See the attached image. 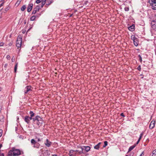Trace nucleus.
Returning <instances> with one entry per match:
<instances>
[{"mask_svg":"<svg viewBox=\"0 0 156 156\" xmlns=\"http://www.w3.org/2000/svg\"><path fill=\"white\" fill-rule=\"evenodd\" d=\"M135 147V145H133V146H130L129 149L128 151H131Z\"/></svg>","mask_w":156,"mask_h":156,"instance_id":"f3484780","label":"nucleus"},{"mask_svg":"<svg viewBox=\"0 0 156 156\" xmlns=\"http://www.w3.org/2000/svg\"><path fill=\"white\" fill-rule=\"evenodd\" d=\"M137 69L139 71H140L141 70V66H139L137 68Z\"/></svg>","mask_w":156,"mask_h":156,"instance_id":"f704fd0d","label":"nucleus"},{"mask_svg":"<svg viewBox=\"0 0 156 156\" xmlns=\"http://www.w3.org/2000/svg\"><path fill=\"white\" fill-rule=\"evenodd\" d=\"M75 151L73 150H71L69 151V156H75V155L74 154V152Z\"/></svg>","mask_w":156,"mask_h":156,"instance_id":"f8f14e48","label":"nucleus"},{"mask_svg":"<svg viewBox=\"0 0 156 156\" xmlns=\"http://www.w3.org/2000/svg\"><path fill=\"white\" fill-rule=\"evenodd\" d=\"M153 21V22H155H155H156V20H155H155H154V21Z\"/></svg>","mask_w":156,"mask_h":156,"instance_id":"4d7b16f0","label":"nucleus"},{"mask_svg":"<svg viewBox=\"0 0 156 156\" xmlns=\"http://www.w3.org/2000/svg\"><path fill=\"white\" fill-rule=\"evenodd\" d=\"M143 135V133H141L140 135V136L142 137V136Z\"/></svg>","mask_w":156,"mask_h":156,"instance_id":"de8ad7c7","label":"nucleus"},{"mask_svg":"<svg viewBox=\"0 0 156 156\" xmlns=\"http://www.w3.org/2000/svg\"><path fill=\"white\" fill-rule=\"evenodd\" d=\"M138 56L139 57V59L140 62H142V58L141 56L140 55H139Z\"/></svg>","mask_w":156,"mask_h":156,"instance_id":"bb28decb","label":"nucleus"},{"mask_svg":"<svg viewBox=\"0 0 156 156\" xmlns=\"http://www.w3.org/2000/svg\"><path fill=\"white\" fill-rule=\"evenodd\" d=\"M30 116L31 117H33L34 115V113L33 112L30 111Z\"/></svg>","mask_w":156,"mask_h":156,"instance_id":"aec40b11","label":"nucleus"},{"mask_svg":"<svg viewBox=\"0 0 156 156\" xmlns=\"http://www.w3.org/2000/svg\"><path fill=\"white\" fill-rule=\"evenodd\" d=\"M152 156H156V149L153 151Z\"/></svg>","mask_w":156,"mask_h":156,"instance_id":"412c9836","label":"nucleus"},{"mask_svg":"<svg viewBox=\"0 0 156 156\" xmlns=\"http://www.w3.org/2000/svg\"><path fill=\"white\" fill-rule=\"evenodd\" d=\"M7 66V64H5V67H6Z\"/></svg>","mask_w":156,"mask_h":156,"instance_id":"3c124183","label":"nucleus"},{"mask_svg":"<svg viewBox=\"0 0 156 156\" xmlns=\"http://www.w3.org/2000/svg\"><path fill=\"white\" fill-rule=\"evenodd\" d=\"M143 135V133H141L140 135V136L142 137V136Z\"/></svg>","mask_w":156,"mask_h":156,"instance_id":"09e8293b","label":"nucleus"},{"mask_svg":"<svg viewBox=\"0 0 156 156\" xmlns=\"http://www.w3.org/2000/svg\"><path fill=\"white\" fill-rule=\"evenodd\" d=\"M85 153V152H84V151H78V153L79 154H80L82 153Z\"/></svg>","mask_w":156,"mask_h":156,"instance_id":"72a5a7b5","label":"nucleus"},{"mask_svg":"<svg viewBox=\"0 0 156 156\" xmlns=\"http://www.w3.org/2000/svg\"><path fill=\"white\" fill-rule=\"evenodd\" d=\"M4 2H2L1 4H0V7H1V6H2L4 4Z\"/></svg>","mask_w":156,"mask_h":156,"instance_id":"58836bf2","label":"nucleus"},{"mask_svg":"<svg viewBox=\"0 0 156 156\" xmlns=\"http://www.w3.org/2000/svg\"><path fill=\"white\" fill-rule=\"evenodd\" d=\"M21 1V0H18L15 4V5L18 6L20 3Z\"/></svg>","mask_w":156,"mask_h":156,"instance_id":"dca6fc26","label":"nucleus"},{"mask_svg":"<svg viewBox=\"0 0 156 156\" xmlns=\"http://www.w3.org/2000/svg\"><path fill=\"white\" fill-rule=\"evenodd\" d=\"M135 26L134 24H132L131 26L129 27V30L131 31H133L134 30Z\"/></svg>","mask_w":156,"mask_h":156,"instance_id":"ddd939ff","label":"nucleus"},{"mask_svg":"<svg viewBox=\"0 0 156 156\" xmlns=\"http://www.w3.org/2000/svg\"><path fill=\"white\" fill-rule=\"evenodd\" d=\"M84 148H85V150L86 152L89 151L90 149V147L89 146H84Z\"/></svg>","mask_w":156,"mask_h":156,"instance_id":"2eb2a0df","label":"nucleus"},{"mask_svg":"<svg viewBox=\"0 0 156 156\" xmlns=\"http://www.w3.org/2000/svg\"><path fill=\"white\" fill-rule=\"evenodd\" d=\"M40 9V7L38 6H37L33 10L32 14H35L37 12L39 11Z\"/></svg>","mask_w":156,"mask_h":156,"instance_id":"1a4fd4ad","label":"nucleus"},{"mask_svg":"<svg viewBox=\"0 0 156 156\" xmlns=\"http://www.w3.org/2000/svg\"><path fill=\"white\" fill-rule=\"evenodd\" d=\"M42 1H46V0H42Z\"/></svg>","mask_w":156,"mask_h":156,"instance_id":"69168bd1","label":"nucleus"},{"mask_svg":"<svg viewBox=\"0 0 156 156\" xmlns=\"http://www.w3.org/2000/svg\"><path fill=\"white\" fill-rule=\"evenodd\" d=\"M17 66H18V63H17L15 65V66L14 67V72L15 73H16V72Z\"/></svg>","mask_w":156,"mask_h":156,"instance_id":"4be33fe9","label":"nucleus"},{"mask_svg":"<svg viewBox=\"0 0 156 156\" xmlns=\"http://www.w3.org/2000/svg\"><path fill=\"white\" fill-rule=\"evenodd\" d=\"M131 38V39L133 41L134 45L136 46H137L138 44V41L137 38L134 35H132Z\"/></svg>","mask_w":156,"mask_h":156,"instance_id":"39448f33","label":"nucleus"},{"mask_svg":"<svg viewBox=\"0 0 156 156\" xmlns=\"http://www.w3.org/2000/svg\"><path fill=\"white\" fill-rule=\"evenodd\" d=\"M140 156H143V155H142V154H141L140 155Z\"/></svg>","mask_w":156,"mask_h":156,"instance_id":"bf43d9fd","label":"nucleus"},{"mask_svg":"<svg viewBox=\"0 0 156 156\" xmlns=\"http://www.w3.org/2000/svg\"><path fill=\"white\" fill-rule=\"evenodd\" d=\"M22 137V136H20L19 137L20 138H21Z\"/></svg>","mask_w":156,"mask_h":156,"instance_id":"680f3d73","label":"nucleus"},{"mask_svg":"<svg viewBox=\"0 0 156 156\" xmlns=\"http://www.w3.org/2000/svg\"><path fill=\"white\" fill-rule=\"evenodd\" d=\"M120 115L121 116H122V117H125V116L124 115V114L123 113H121V114Z\"/></svg>","mask_w":156,"mask_h":156,"instance_id":"a19ab883","label":"nucleus"},{"mask_svg":"<svg viewBox=\"0 0 156 156\" xmlns=\"http://www.w3.org/2000/svg\"><path fill=\"white\" fill-rule=\"evenodd\" d=\"M31 87L30 86H27L25 88L24 91L25 94H27L28 92L31 90Z\"/></svg>","mask_w":156,"mask_h":156,"instance_id":"0eeeda50","label":"nucleus"},{"mask_svg":"<svg viewBox=\"0 0 156 156\" xmlns=\"http://www.w3.org/2000/svg\"><path fill=\"white\" fill-rule=\"evenodd\" d=\"M51 3V2H50V3H48V4H46V5H47L48 6Z\"/></svg>","mask_w":156,"mask_h":156,"instance_id":"49530a36","label":"nucleus"},{"mask_svg":"<svg viewBox=\"0 0 156 156\" xmlns=\"http://www.w3.org/2000/svg\"><path fill=\"white\" fill-rule=\"evenodd\" d=\"M43 122H40V121L36 122V123L37 124V125L38 126H41L42 124L43 123Z\"/></svg>","mask_w":156,"mask_h":156,"instance_id":"6ab92c4d","label":"nucleus"},{"mask_svg":"<svg viewBox=\"0 0 156 156\" xmlns=\"http://www.w3.org/2000/svg\"><path fill=\"white\" fill-rule=\"evenodd\" d=\"M140 141V140H138V141H137V142H136V144H138V143H139Z\"/></svg>","mask_w":156,"mask_h":156,"instance_id":"8fccbe9b","label":"nucleus"},{"mask_svg":"<svg viewBox=\"0 0 156 156\" xmlns=\"http://www.w3.org/2000/svg\"><path fill=\"white\" fill-rule=\"evenodd\" d=\"M108 144V142L107 141H105L104 142V145L103 146V147H105Z\"/></svg>","mask_w":156,"mask_h":156,"instance_id":"a878e982","label":"nucleus"},{"mask_svg":"<svg viewBox=\"0 0 156 156\" xmlns=\"http://www.w3.org/2000/svg\"><path fill=\"white\" fill-rule=\"evenodd\" d=\"M99 147H98V145H95L94 147V148L95 149H97V150H98L99 149Z\"/></svg>","mask_w":156,"mask_h":156,"instance_id":"cd10ccee","label":"nucleus"},{"mask_svg":"<svg viewBox=\"0 0 156 156\" xmlns=\"http://www.w3.org/2000/svg\"><path fill=\"white\" fill-rule=\"evenodd\" d=\"M152 6V8L153 9L156 10V4L154 5H151Z\"/></svg>","mask_w":156,"mask_h":156,"instance_id":"393cba45","label":"nucleus"},{"mask_svg":"<svg viewBox=\"0 0 156 156\" xmlns=\"http://www.w3.org/2000/svg\"><path fill=\"white\" fill-rule=\"evenodd\" d=\"M101 143L100 142L99 143H98L97 144V145H98V147H100V145L101 144Z\"/></svg>","mask_w":156,"mask_h":156,"instance_id":"c03bdc74","label":"nucleus"},{"mask_svg":"<svg viewBox=\"0 0 156 156\" xmlns=\"http://www.w3.org/2000/svg\"><path fill=\"white\" fill-rule=\"evenodd\" d=\"M125 10L126 11H128L129 10V8L127 7H125L124 8Z\"/></svg>","mask_w":156,"mask_h":156,"instance_id":"c85d7f7f","label":"nucleus"},{"mask_svg":"<svg viewBox=\"0 0 156 156\" xmlns=\"http://www.w3.org/2000/svg\"><path fill=\"white\" fill-rule=\"evenodd\" d=\"M141 138H139L138 140L140 141V140H141Z\"/></svg>","mask_w":156,"mask_h":156,"instance_id":"603ef678","label":"nucleus"},{"mask_svg":"<svg viewBox=\"0 0 156 156\" xmlns=\"http://www.w3.org/2000/svg\"><path fill=\"white\" fill-rule=\"evenodd\" d=\"M21 154V151L19 149H14L10 151L9 152V155L10 156L19 155Z\"/></svg>","mask_w":156,"mask_h":156,"instance_id":"f257e3e1","label":"nucleus"},{"mask_svg":"<svg viewBox=\"0 0 156 156\" xmlns=\"http://www.w3.org/2000/svg\"><path fill=\"white\" fill-rule=\"evenodd\" d=\"M42 1V0H37L36 1V3L37 4H39Z\"/></svg>","mask_w":156,"mask_h":156,"instance_id":"c756f323","label":"nucleus"},{"mask_svg":"<svg viewBox=\"0 0 156 156\" xmlns=\"http://www.w3.org/2000/svg\"><path fill=\"white\" fill-rule=\"evenodd\" d=\"M10 56L9 55H7L6 56V58H7V59H8V60H9L10 59Z\"/></svg>","mask_w":156,"mask_h":156,"instance_id":"e433bc0d","label":"nucleus"},{"mask_svg":"<svg viewBox=\"0 0 156 156\" xmlns=\"http://www.w3.org/2000/svg\"><path fill=\"white\" fill-rule=\"evenodd\" d=\"M26 8V5H23L22 7L21 8V10L22 11H23L25 10Z\"/></svg>","mask_w":156,"mask_h":156,"instance_id":"a211bd4d","label":"nucleus"},{"mask_svg":"<svg viewBox=\"0 0 156 156\" xmlns=\"http://www.w3.org/2000/svg\"><path fill=\"white\" fill-rule=\"evenodd\" d=\"M1 90V88L0 87V91Z\"/></svg>","mask_w":156,"mask_h":156,"instance_id":"0e129e2a","label":"nucleus"},{"mask_svg":"<svg viewBox=\"0 0 156 156\" xmlns=\"http://www.w3.org/2000/svg\"><path fill=\"white\" fill-rule=\"evenodd\" d=\"M32 117H31V116H30V117L29 116V120H32L33 119Z\"/></svg>","mask_w":156,"mask_h":156,"instance_id":"79ce46f5","label":"nucleus"},{"mask_svg":"<svg viewBox=\"0 0 156 156\" xmlns=\"http://www.w3.org/2000/svg\"><path fill=\"white\" fill-rule=\"evenodd\" d=\"M4 43L2 42H0V46H2L4 45Z\"/></svg>","mask_w":156,"mask_h":156,"instance_id":"c9c22d12","label":"nucleus"},{"mask_svg":"<svg viewBox=\"0 0 156 156\" xmlns=\"http://www.w3.org/2000/svg\"><path fill=\"white\" fill-rule=\"evenodd\" d=\"M37 142L34 139H32L31 140V143L32 145H33L34 148H38L40 147V144Z\"/></svg>","mask_w":156,"mask_h":156,"instance_id":"7ed1b4c3","label":"nucleus"},{"mask_svg":"<svg viewBox=\"0 0 156 156\" xmlns=\"http://www.w3.org/2000/svg\"><path fill=\"white\" fill-rule=\"evenodd\" d=\"M84 146H83L80 147L81 149V151H83L84 152L85 148H84Z\"/></svg>","mask_w":156,"mask_h":156,"instance_id":"7c9ffc66","label":"nucleus"},{"mask_svg":"<svg viewBox=\"0 0 156 156\" xmlns=\"http://www.w3.org/2000/svg\"><path fill=\"white\" fill-rule=\"evenodd\" d=\"M72 15H73V14H71V15L70 16H70V17H71V16H72Z\"/></svg>","mask_w":156,"mask_h":156,"instance_id":"13d9d810","label":"nucleus"},{"mask_svg":"<svg viewBox=\"0 0 156 156\" xmlns=\"http://www.w3.org/2000/svg\"><path fill=\"white\" fill-rule=\"evenodd\" d=\"M22 38L18 36L16 41V47H17L19 51L20 50V49H19V48L21 47L22 45Z\"/></svg>","mask_w":156,"mask_h":156,"instance_id":"20e7f679","label":"nucleus"},{"mask_svg":"<svg viewBox=\"0 0 156 156\" xmlns=\"http://www.w3.org/2000/svg\"><path fill=\"white\" fill-rule=\"evenodd\" d=\"M141 137H140H140H139V138H141Z\"/></svg>","mask_w":156,"mask_h":156,"instance_id":"338daca9","label":"nucleus"},{"mask_svg":"<svg viewBox=\"0 0 156 156\" xmlns=\"http://www.w3.org/2000/svg\"><path fill=\"white\" fill-rule=\"evenodd\" d=\"M12 44H11V43H9V46L11 45Z\"/></svg>","mask_w":156,"mask_h":156,"instance_id":"864d4df0","label":"nucleus"},{"mask_svg":"<svg viewBox=\"0 0 156 156\" xmlns=\"http://www.w3.org/2000/svg\"><path fill=\"white\" fill-rule=\"evenodd\" d=\"M155 27H156V25L155 24H153V25H152V27L153 28Z\"/></svg>","mask_w":156,"mask_h":156,"instance_id":"37998d69","label":"nucleus"},{"mask_svg":"<svg viewBox=\"0 0 156 156\" xmlns=\"http://www.w3.org/2000/svg\"><path fill=\"white\" fill-rule=\"evenodd\" d=\"M35 139L38 142H41L43 140L42 135L40 133H36L35 134Z\"/></svg>","mask_w":156,"mask_h":156,"instance_id":"f03ea898","label":"nucleus"},{"mask_svg":"<svg viewBox=\"0 0 156 156\" xmlns=\"http://www.w3.org/2000/svg\"><path fill=\"white\" fill-rule=\"evenodd\" d=\"M3 131L2 129H0V137L2 136V135Z\"/></svg>","mask_w":156,"mask_h":156,"instance_id":"473e14b6","label":"nucleus"},{"mask_svg":"<svg viewBox=\"0 0 156 156\" xmlns=\"http://www.w3.org/2000/svg\"><path fill=\"white\" fill-rule=\"evenodd\" d=\"M155 123V121H152L150 123L149 125V128L151 129H153Z\"/></svg>","mask_w":156,"mask_h":156,"instance_id":"423d86ee","label":"nucleus"},{"mask_svg":"<svg viewBox=\"0 0 156 156\" xmlns=\"http://www.w3.org/2000/svg\"><path fill=\"white\" fill-rule=\"evenodd\" d=\"M24 120L28 124L30 123V120L29 119V116H25L24 118Z\"/></svg>","mask_w":156,"mask_h":156,"instance_id":"9d476101","label":"nucleus"},{"mask_svg":"<svg viewBox=\"0 0 156 156\" xmlns=\"http://www.w3.org/2000/svg\"><path fill=\"white\" fill-rule=\"evenodd\" d=\"M36 16H33L30 18V20L31 21H34L35 20Z\"/></svg>","mask_w":156,"mask_h":156,"instance_id":"5701e85b","label":"nucleus"},{"mask_svg":"<svg viewBox=\"0 0 156 156\" xmlns=\"http://www.w3.org/2000/svg\"><path fill=\"white\" fill-rule=\"evenodd\" d=\"M12 62H13L15 60V59H13V58H12Z\"/></svg>","mask_w":156,"mask_h":156,"instance_id":"a18cd8bd","label":"nucleus"},{"mask_svg":"<svg viewBox=\"0 0 156 156\" xmlns=\"http://www.w3.org/2000/svg\"><path fill=\"white\" fill-rule=\"evenodd\" d=\"M78 150H76V151H75V152H78Z\"/></svg>","mask_w":156,"mask_h":156,"instance_id":"5fc2aeb1","label":"nucleus"},{"mask_svg":"<svg viewBox=\"0 0 156 156\" xmlns=\"http://www.w3.org/2000/svg\"><path fill=\"white\" fill-rule=\"evenodd\" d=\"M76 153H75V152H74V154L75 155V156L76 155Z\"/></svg>","mask_w":156,"mask_h":156,"instance_id":"052dcab7","label":"nucleus"},{"mask_svg":"<svg viewBox=\"0 0 156 156\" xmlns=\"http://www.w3.org/2000/svg\"><path fill=\"white\" fill-rule=\"evenodd\" d=\"M152 2L154 4H156V0H153Z\"/></svg>","mask_w":156,"mask_h":156,"instance_id":"ea45409f","label":"nucleus"},{"mask_svg":"<svg viewBox=\"0 0 156 156\" xmlns=\"http://www.w3.org/2000/svg\"><path fill=\"white\" fill-rule=\"evenodd\" d=\"M36 119H37V122H43V120L42 119V118L40 116L38 115L36 116Z\"/></svg>","mask_w":156,"mask_h":156,"instance_id":"4468645a","label":"nucleus"},{"mask_svg":"<svg viewBox=\"0 0 156 156\" xmlns=\"http://www.w3.org/2000/svg\"><path fill=\"white\" fill-rule=\"evenodd\" d=\"M41 2H42V3H41V7L42 8L43 6L45 4L46 1L42 0V1Z\"/></svg>","mask_w":156,"mask_h":156,"instance_id":"b1692460","label":"nucleus"},{"mask_svg":"<svg viewBox=\"0 0 156 156\" xmlns=\"http://www.w3.org/2000/svg\"><path fill=\"white\" fill-rule=\"evenodd\" d=\"M9 6H8L5 9V10L6 12H7L9 10Z\"/></svg>","mask_w":156,"mask_h":156,"instance_id":"2f4dec72","label":"nucleus"},{"mask_svg":"<svg viewBox=\"0 0 156 156\" xmlns=\"http://www.w3.org/2000/svg\"><path fill=\"white\" fill-rule=\"evenodd\" d=\"M33 6V4L32 3H30L29 4L28 7L27 8V11L28 12H30L31 11L32 9Z\"/></svg>","mask_w":156,"mask_h":156,"instance_id":"6e6552de","label":"nucleus"},{"mask_svg":"<svg viewBox=\"0 0 156 156\" xmlns=\"http://www.w3.org/2000/svg\"><path fill=\"white\" fill-rule=\"evenodd\" d=\"M52 156H57L56 155H53Z\"/></svg>","mask_w":156,"mask_h":156,"instance_id":"6e6d98bb","label":"nucleus"},{"mask_svg":"<svg viewBox=\"0 0 156 156\" xmlns=\"http://www.w3.org/2000/svg\"><path fill=\"white\" fill-rule=\"evenodd\" d=\"M5 0H1V1H4Z\"/></svg>","mask_w":156,"mask_h":156,"instance_id":"e2e57ef3","label":"nucleus"},{"mask_svg":"<svg viewBox=\"0 0 156 156\" xmlns=\"http://www.w3.org/2000/svg\"><path fill=\"white\" fill-rule=\"evenodd\" d=\"M46 146L49 147L51 144V142L49 141L48 139H46V142L44 143Z\"/></svg>","mask_w":156,"mask_h":156,"instance_id":"9b49d317","label":"nucleus"},{"mask_svg":"<svg viewBox=\"0 0 156 156\" xmlns=\"http://www.w3.org/2000/svg\"><path fill=\"white\" fill-rule=\"evenodd\" d=\"M33 119V121H34L35 122H37V119H36V116L35 118H33L32 119Z\"/></svg>","mask_w":156,"mask_h":156,"instance_id":"4c0bfd02","label":"nucleus"}]
</instances>
